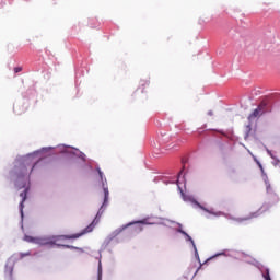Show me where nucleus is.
<instances>
[{"label":"nucleus","mask_w":280,"mask_h":280,"mask_svg":"<svg viewBox=\"0 0 280 280\" xmlns=\"http://www.w3.org/2000/svg\"><path fill=\"white\" fill-rule=\"evenodd\" d=\"M97 222H100V213L96 214L95 219L91 222V224L88 225L81 233L57 236V242H65V240H78L82 237V235H86V233H92Z\"/></svg>","instance_id":"1"},{"label":"nucleus","mask_w":280,"mask_h":280,"mask_svg":"<svg viewBox=\"0 0 280 280\" xmlns=\"http://www.w3.org/2000/svg\"><path fill=\"white\" fill-rule=\"evenodd\" d=\"M143 231V221L130 222L124 225L118 233H125L129 237H135V235H139Z\"/></svg>","instance_id":"2"},{"label":"nucleus","mask_w":280,"mask_h":280,"mask_svg":"<svg viewBox=\"0 0 280 280\" xmlns=\"http://www.w3.org/2000/svg\"><path fill=\"white\" fill-rule=\"evenodd\" d=\"M35 167L36 163L32 162L30 159H26L15 166V174L18 176H27V174H32V172H34Z\"/></svg>","instance_id":"3"},{"label":"nucleus","mask_w":280,"mask_h":280,"mask_svg":"<svg viewBox=\"0 0 280 280\" xmlns=\"http://www.w3.org/2000/svg\"><path fill=\"white\" fill-rule=\"evenodd\" d=\"M264 108L266 105L260 104L254 112L248 116V121H253V119H257V117H261L264 115Z\"/></svg>","instance_id":"4"},{"label":"nucleus","mask_w":280,"mask_h":280,"mask_svg":"<svg viewBox=\"0 0 280 280\" xmlns=\"http://www.w3.org/2000/svg\"><path fill=\"white\" fill-rule=\"evenodd\" d=\"M4 272H5V275H8V277H10L11 280H14L12 278L14 275V262L8 261V264L5 265Z\"/></svg>","instance_id":"5"},{"label":"nucleus","mask_w":280,"mask_h":280,"mask_svg":"<svg viewBox=\"0 0 280 280\" xmlns=\"http://www.w3.org/2000/svg\"><path fill=\"white\" fill-rule=\"evenodd\" d=\"M253 218H259V211L252 212L248 217L245 218H238L236 219V222H246V220H253Z\"/></svg>","instance_id":"6"},{"label":"nucleus","mask_w":280,"mask_h":280,"mask_svg":"<svg viewBox=\"0 0 280 280\" xmlns=\"http://www.w3.org/2000/svg\"><path fill=\"white\" fill-rule=\"evenodd\" d=\"M23 240L24 242H28V244H40V238L38 237L25 235Z\"/></svg>","instance_id":"7"},{"label":"nucleus","mask_w":280,"mask_h":280,"mask_svg":"<svg viewBox=\"0 0 280 280\" xmlns=\"http://www.w3.org/2000/svg\"><path fill=\"white\" fill-rule=\"evenodd\" d=\"M179 233L185 236L186 242H189L190 246H196V244L194 243V238H191V236H189L187 232L179 230Z\"/></svg>","instance_id":"8"},{"label":"nucleus","mask_w":280,"mask_h":280,"mask_svg":"<svg viewBox=\"0 0 280 280\" xmlns=\"http://www.w3.org/2000/svg\"><path fill=\"white\" fill-rule=\"evenodd\" d=\"M20 196H21V198H22V201H21V203H20V207H21V209H23V202H25V200H27V189H25L24 191H22V192L20 194Z\"/></svg>","instance_id":"9"},{"label":"nucleus","mask_w":280,"mask_h":280,"mask_svg":"<svg viewBox=\"0 0 280 280\" xmlns=\"http://www.w3.org/2000/svg\"><path fill=\"white\" fill-rule=\"evenodd\" d=\"M262 277L265 280H272L270 278V269H266L265 272L262 273Z\"/></svg>","instance_id":"10"},{"label":"nucleus","mask_w":280,"mask_h":280,"mask_svg":"<svg viewBox=\"0 0 280 280\" xmlns=\"http://www.w3.org/2000/svg\"><path fill=\"white\" fill-rule=\"evenodd\" d=\"M96 172L98 173L101 180H104V173L102 172V170L98 167L96 168Z\"/></svg>","instance_id":"11"},{"label":"nucleus","mask_w":280,"mask_h":280,"mask_svg":"<svg viewBox=\"0 0 280 280\" xmlns=\"http://www.w3.org/2000/svg\"><path fill=\"white\" fill-rule=\"evenodd\" d=\"M105 200H108V187H104Z\"/></svg>","instance_id":"12"},{"label":"nucleus","mask_w":280,"mask_h":280,"mask_svg":"<svg viewBox=\"0 0 280 280\" xmlns=\"http://www.w3.org/2000/svg\"><path fill=\"white\" fill-rule=\"evenodd\" d=\"M21 71H23V68H21V67L14 68V73H21Z\"/></svg>","instance_id":"13"},{"label":"nucleus","mask_w":280,"mask_h":280,"mask_svg":"<svg viewBox=\"0 0 280 280\" xmlns=\"http://www.w3.org/2000/svg\"><path fill=\"white\" fill-rule=\"evenodd\" d=\"M194 249H195V255H196L197 259H200V257L198 256V249L196 247H194Z\"/></svg>","instance_id":"14"},{"label":"nucleus","mask_w":280,"mask_h":280,"mask_svg":"<svg viewBox=\"0 0 280 280\" xmlns=\"http://www.w3.org/2000/svg\"><path fill=\"white\" fill-rule=\"evenodd\" d=\"M208 115H209L210 117H212L213 110L208 112Z\"/></svg>","instance_id":"15"},{"label":"nucleus","mask_w":280,"mask_h":280,"mask_svg":"<svg viewBox=\"0 0 280 280\" xmlns=\"http://www.w3.org/2000/svg\"><path fill=\"white\" fill-rule=\"evenodd\" d=\"M202 209H203V211H208L207 208H202Z\"/></svg>","instance_id":"16"},{"label":"nucleus","mask_w":280,"mask_h":280,"mask_svg":"<svg viewBox=\"0 0 280 280\" xmlns=\"http://www.w3.org/2000/svg\"><path fill=\"white\" fill-rule=\"evenodd\" d=\"M202 209H203V211H208L207 208H202Z\"/></svg>","instance_id":"17"},{"label":"nucleus","mask_w":280,"mask_h":280,"mask_svg":"<svg viewBox=\"0 0 280 280\" xmlns=\"http://www.w3.org/2000/svg\"><path fill=\"white\" fill-rule=\"evenodd\" d=\"M202 209H203V211H208L207 208H202Z\"/></svg>","instance_id":"18"}]
</instances>
